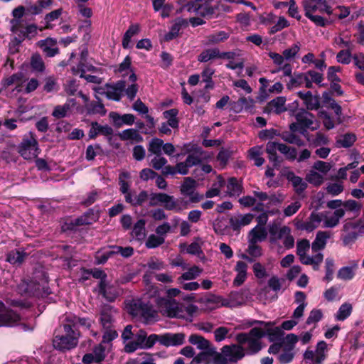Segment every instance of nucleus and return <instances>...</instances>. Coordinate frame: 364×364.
<instances>
[{"label": "nucleus", "mask_w": 364, "mask_h": 364, "mask_svg": "<svg viewBox=\"0 0 364 364\" xmlns=\"http://www.w3.org/2000/svg\"><path fill=\"white\" fill-rule=\"evenodd\" d=\"M269 242L279 253H283L285 250H289L294 246V237L289 226L273 225L269 228Z\"/></svg>", "instance_id": "obj_1"}, {"label": "nucleus", "mask_w": 364, "mask_h": 364, "mask_svg": "<svg viewBox=\"0 0 364 364\" xmlns=\"http://www.w3.org/2000/svg\"><path fill=\"white\" fill-rule=\"evenodd\" d=\"M303 7L306 17L318 26H325L327 21L321 15L316 14V13H326L328 15L333 14L331 7L326 0H304Z\"/></svg>", "instance_id": "obj_2"}, {"label": "nucleus", "mask_w": 364, "mask_h": 364, "mask_svg": "<svg viewBox=\"0 0 364 364\" xmlns=\"http://www.w3.org/2000/svg\"><path fill=\"white\" fill-rule=\"evenodd\" d=\"M265 335L264 331L259 328H253L249 333H241L236 336L238 345L245 348L247 355L257 353L262 349L261 338Z\"/></svg>", "instance_id": "obj_3"}, {"label": "nucleus", "mask_w": 364, "mask_h": 364, "mask_svg": "<svg viewBox=\"0 0 364 364\" xmlns=\"http://www.w3.org/2000/svg\"><path fill=\"white\" fill-rule=\"evenodd\" d=\"M63 333L55 335L53 345L55 349L60 350H69L75 348L78 343V334L69 324L63 326Z\"/></svg>", "instance_id": "obj_4"}, {"label": "nucleus", "mask_w": 364, "mask_h": 364, "mask_svg": "<svg viewBox=\"0 0 364 364\" xmlns=\"http://www.w3.org/2000/svg\"><path fill=\"white\" fill-rule=\"evenodd\" d=\"M11 31L16 36V40L18 43L25 38H32L38 33V27L36 24H28L22 19H13L11 21Z\"/></svg>", "instance_id": "obj_5"}, {"label": "nucleus", "mask_w": 364, "mask_h": 364, "mask_svg": "<svg viewBox=\"0 0 364 364\" xmlns=\"http://www.w3.org/2000/svg\"><path fill=\"white\" fill-rule=\"evenodd\" d=\"M219 355V364H235L245 357V348L238 344L225 346Z\"/></svg>", "instance_id": "obj_6"}, {"label": "nucleus", "mask_w": 364, "mask_h": 364, "mask_svg": "<svg viewBox=\"0 0 364 364\" xmlns=\"http://www.w3.org/2000/svg\"><path fill=\"white\" fill-rule=\"evenodd\" d=\"M160 311L165 316L171 318L183 317V304L173 299L159 297L156 301Z\"/></svg>", "instance_id": "obj_7"}, {"label": "nucleus", "mask_w": 364, "mask_h": 364, "mask_svg": "<svg viewBox=\"0 0 364 364\" xmlns=\"http://www.w3.org/2000/svg\"><path fill=\"white\" fill-rule=\"evenodd\" d=\"M298 341V336L294 333L288 334L283 340L282 350L277 356L281 364H287L292 361L295 355V345Z\"/></svg>", "instance_id": "obj_8"}, {"label": "nucleus", "mask_w": 364, "mask_h": 364, "mask_svg": "<svg viewBox=\"0 0 364 364\" xmlns=\"http://www.w3.org/2000/svg\"><path fill=\"white\" fill-rule=\"evenodd\" d=\"M19 153L25 159L36 158L40 153L38 141L32 132L25 136L19 146Z\"/></svg>", "instance_id": "obj_9"}, {"label": "nucleus", "mask_w": 364, "mask_h": 364, "mask_svg": "<svg viewBox=\"0 0 364 364\" xmlns=\"http://www.w3.org/2000/svg\"><path fill=\"white\" fill-rule=\"evenodd\" d=\"M323 220V216L321 213L313 211L306 221L298 222L296 227L298 230L311 232L320 226Z\"/></svg>", "instance_id": "obj_10"}, {"label": "nucleus", "mask_w": 364, "mask_h": 364, "mask_svg": "<svg viewBox=\"0 0 364 364\" xmlns=\"http://www.w3.org/2000/svg\"><path fill=\"white\" fill-rule=\"evenodd\" d=\"M327 346V343L325 341H319L316 345L315 350H306L304 352V359L311 360L316 364L321 363L326 358Z\"/></svg>", "instance_id": "obj_11"}, {"label": "nucleus", "mask_w": 364, "mask_h": 364, "mask_svg": "<svg viewBox=\"0 0 364 364\" xmlns=\"http://www.w3.org/2000/svg\"><path fill=\"white\" fill-rule=\"evenodd\" d=\"M183 149L186 153H190L185 161L188 166L192 167L201 162L203 151L200 147L192 144H186L183 146Z\"/></svg>", "instance_id": "obj_12"}, {"label": "nucleus", "mask_w": 364, "mask_h": 364, "mask_svg": "<svg viewBox=\"0 0 364 364\" xmlns=\"http://www.w3.org/2000/svg\"><path fill=\"white\" fill-rule=\"evenodd\" d=\"M196 186V181L191 177L185 178L183 183L181 186V194L188 196L191 203L198 202L201 198L198 193H195Z\"/></svg>", "instance_id": "obj_13"}, {"label": "nucleus", "mask_w": 364, "mask_h": 364, "mask_svg": "<svg viewBox=\"0 0 364 364\" xmlns=\"http://www.w3.org/2000/svg\"><path fill=\"white\" fill-rule=\"evenodd\" d=\"M20 320V316L4 307L0 301V326H13Z\"/></svg>", "instance_id": "obj_14"}, {"label": "nucleus", "mask_w": 364, "mask_h": 364, "mask_svg": "<svg viewBox=\"0 0 364 364\" xmlns=\"http://www.w3.org/2000/svg\"><path fill=\"white\" fill-rule=\"evenodd\" d=\"M321 213L323 216L322 227L333 228L338 225L340 220L344 216L345 210L336 209L333 213L322 212Z\"/></svg>", "instance_id": "obj_15"}, {"label": "nucleus", "mask_w": 364, "mask_h": 364, "mask_svg": "<svg viewBox=\"0 0 364 364\" xmlns=\"http://www.w3.org/2000/svg\"><path fill=\"white\" fill-rule=\"evenodd\" d=\"M106 86L105 96L107 98L114 101H119L124 95L126 82L124 80H119L114 85H107Z\"/></svg>", "instance_id": "obj_16"}, {"label": "nucleus", "mask_w": 364, "mask_h": 364, "mask_svg": "<svg viewBox=\"0 0 364 364\" xmlns=\"http://www.w3.org/2000/svg\"><path fill=\"white\" fill-rule=\"evenodd\" d=\"M247 296L245 291L240 290L237 291H232L227 297H224V306L229 308H235L244 304L246 301Z\"/></svg>", "instance_id": "obj_17"}, {"label": "nucleus", "mask_w": 364, "mask_h": 364, "mask_svg": "<svg viewBox=\"0 0 364 364\" xmlns=\"http://www.w3.org/2000/svg\"><path fill=\"white\" fill-rule=\"evenodd\" d=\"M158 335L151 334L147 336V333L144 330H139L136 334L134 339L141 347V349H149L152 348L158 341Z\"/></svg>", "instance_id": "obj_18"}, {"label": "nucleus", "mask_w": 364, "mask_h": 364, "mask_svg": "<svg viewBox=\"0 0 364 364\" xmlns=\"http://www.w3.org/2000/svg\"><path fill=\"white\" fill-rule=\"evenodd\" d=\"M296 121L301 124V127L304 128L311 129L315 130L318 128V125H314V115L304 109H299L296 111L294 114Z\"/></svg>", "instance_id": "obj_19"}, {"label": "nucleus", "mask_w": 364, "mask_h": 364, "mask_svg": "<svg viewBox=\"0 0 364 364\" xmlns=\"http://www.w3.org/2000/svg\"><path fill=\"white\" fill-rule=\"evenodd\" d=\"M254 217L252 213L237 214L230 218V225L233 230H239L241 228L250 224Z\"/></svg>", "instance_id": "obj_20"}, {"label": "nucleus", "mask_w": 364, "mask_h": 364, "mask_svg": "<svg viewBox=\"0 0 364 364\" xmlns=\"http://www.w3.org/2000/svg\"><path fill=\"white\" fill-rule=\"evenodd\" d=\"M286 98L284 97H277L276 98L272 100L270 102L267 103L266 107H264V112L267 114L275 113V114H281L286 111Z\"/></svg>", "instance_id": "obj_21"}, {"label": "nucleus", "mask_w": 364, "mask_h": 364, "mask_svg": "<svg viewBox=\"0 0 364 364\" xmlns=\"http://www.w3.org/2000/svg\"><path fill=\"white\" fill-rule=\"evenodd\" d=\"M198 358L199 360L204 364H219V353L213 346L198 353Z\"/></svg>", "instance_id": "obj_22"}, {"label": "nucleus", "mask_w": 364, "mask_h": 364, "mask_svg": "<svg viewBox=\"0 0 364 364\" xmlns=\"http://www.w3.org/2000/svg\"><path fill=\"white\" fill-rule=\"evenodd\" d=\"M131 175L128 171H122L119 176V191L124 196L125 201H132V193L129 191L130 183L128 181Z\"/></svg>", "instance_id": "obj_23"}, {"label": "nucleus", "mask_w": 364, "mask_h": 364, "mask_svg": "<svg viewBox=\"0 0 364 364\" xmlns=\"http://www.w3.org/2000/svg\"><path fill=\"white\" fill-rule=\"evenodd\" d=\"M331 237V233L328 231H318L316 235L315 240L311 244L312 251L316 252L323 250L327 244L328 239Z\"/></svg>", "instance_id": "obj_24"}, {"label": "nucleus", "mask_w": 364, "mask_h": 364, "mask_svg": "<svg viewBox=\"0 0 364 364\" xmlns=\"http://www.w3.org/2000/svg\"><path fill=\"white\" fill-rule=\"evenodd\" d=\"M116 311L109 306L105 307L100 314V321L103 328L114 327Z\"/></svg>", "instance_id": "obj_25"}, {"label": "nucleus", "mask_w": 364, "mask_h": 364, "mask_svg": "<svg viewBox=\"0 0 364 364\" xmlns=\"http://www.w3.org/2000/svg\"><path fill=\"white\" fill-rule=\"evenodd\" d=\"M297 95L304 101L307 109L314 110L318 109L320 106L319 100L317 97L312 95L311 92L299 91Z\"/></svg>", "instance_id": "obj_26"}, {"label": "nucleus", "mask_w": 364, "mask_h": 364, "mask_svg": "<svg viewBox=\"0 0 364 364\" xmlns=\"http://www.w3.org/2000/svg\"><path fill=\"white\" fill-rule=\"evenodd\" d=\"M247 264L245 262L242 261L237 262L235 267L237 274L233 280L235 286L239 287L245 282L247 276Z\"/></svg>", "instance_id": "obj_27"}, {"label": "nucleus", "mask_w": 364, "mask_h": 364, "mask_svg": "<svg viewBox=\"0 0 364 364\" xmlns=\"http://www.w3.org/2000/svg\"><path fill=\"white\" fill-rule=\"evenodd\" d=\"M267 236L265 227L256 225L248 234V242L257 243L264 241Z\"/></svg>", "instance_id": "obj_28"}, {"label": "nucleus", "mask_w": 364, "mask_h": 364, "mask_svg": "<svg viewBox=\"0 0 364 364\" xmlns=\"http://www.w3.org/2000/svg\"><path fill=\"white\" fill-rule=\"evenodd\" d=\"M39 46L42 48L47 56L53 57L58 53L56 40L48 38L38 42Z\"/></svg>", "instance_id": "obj_29"}, {"label": "nucleus", "mask_w": 364, "mask_h": 364, "mask_svg": "<svg viewBox=\"0 0 364 364\" xmlns=\"http://www.w3.org/2000/svg\"><path fill=\"white\" fill-rule=\"evenodd\" d=\"M243 191L242 181L231 177L227 183V194L230 197L239 196Z\"/></svg>", "instance_id": "obj_30"}, {"label": "nucleus", "mask_w": 364, "mask_h": 364, "mask_svg": "<svg viewBox=\"0 0 364 364\" xmlns=\"http://www.w3.org/2000/svg\"><path fill=\"white\" fill-rule=\"evenodd\" d=\"M97 100V102H90L85 105V107L87 110V113L90 115L100 114L104 116L107 113V110L105 108L101 100L95 96Z\"/></svg>", "instance_id": "obj_31"}, {"label": "nucleus", "mask_w": 364, "mask_h": 364, "mask_svg": "<svg viewBox=\"0 0 364 364\" xmlns=\"http://www.w3.org/2000/svg\"><path fill=\"white\" fill-rule=\"evenodd\" d=\"M39 290V284H36L32 281L28 282L23 280L17 286V291L21 295L34 294L38 293Z\"/></svg>", "instance_id": "obj_32"}, {"label": "nucleus", "mask_w": 364, "mask_h": 364, "mask_svg": "<svg viewBox=\"0 0 364 364\" xmlns=\"http://www.w3.org/2000/svg\"><path fill=\"white\" fill-rule=\"evenodd\" d=\"M170 196L164 193H153L149 195V205H164L167 210V204L169 202Z\"/></svg>", "instance_id": "obj_33"}, {"label": "nucleus", "mask_w": 364, "mask_h": 364, "mask_svg": "<svg viewBox=\"0 0 364 364\" xmlns=\"http://www.w3.org/2000/svg\"><path fill=\"white\" fill-rule=\"evenodd\" d=\"M189 202H191L190 200H187L183 198L176 199L173 196H170L167 210L179 213L188 208Z\"/></svg>", "instance_id": "obj_34"}, {"label": "nucleus", "mask_w": 364, "mask_h": 364, "mask_svg": "<svg viewBox=\"0 0 364 364\" xmlns=\"http://www.w3.org/2000/svg\"><path fill=\"white\" fill-rule=\"evenodd\" d=\"M287 178L290 181L296 193L301 194L307 187V184L304 180L294 174V172L289 171L287 174Z\"/></svg>", "instance_id": "obj_35"}, {"label": "nucleus", "mask_w": 364, "mask_h": 364, "mask_svg": "<svg viewBox=\"0 0 364 364\" xmlns=\"http://www.w3.org/2000/svg\"><path fill=\"white\" fill-rule=\"evenodd\" d=\"M139 317L142 318L145 323H150L157 321L158 314L151 304L146 303Z\"/></svg>", "instance_id": "obj_36"}, {"label": "nucleus", "mask_w": 364, "mask_h": 364, "mask_svg": "<svg viewBox=\"0 0 364 364\" xmlns=\"http://www.w3.org/2000/svg\"><path fill=\"white\" fill-rule=\"evenodd\" d=\"M146 303L141 299H132L126 303V309L134 317H139Z\"/></svg>", "instance_id": "obj_37"}, {"label": "nucleus", "mask_w": 364, "mask_h": 364, "mask_svg": "<svg viewBox=\"0 0 364 364\" xmlns=\"http://www.w3.org/2000/svg\"><path fill=\"white\" fill-rule=\"evenodd\" d=\"M119 138L123 141H130L132 143H138L143 141L142 136L135 129H127L119 133Z\"/></svg>", "instance_id": "obj_38"}, {"label": "nucleus", "mask_w": 364, "mask_h": 364, "mask_svg": "<svg viewBox=\"0 0 364 364\" xmlns=\"http://www.w3.org/2000/svg\"><path fill=\"white\" fill-rule=\"evenodd\" d=\"M153 9L157 12L161 10V16L164 18H168L173 9V6L169 4H165V0H153Z\"/></svg>", "instance_id": "obj_39"}, {"label": "nucleus", "mask_w": 364, "mask_h": 364, "mask_svg": "<svg viewBox=\"0 0 364 364\" xmlns=\"http://www.w3.org/2000/svg\"><path fill=\"white\" fill-rule=\"evenodd\" d=\"M99 288L100 293L108 301H113L117 295L116 289L107 284L105 280L100 281Z\"/></svg>", "instance_id": "obj_40"}, {"label": "nucleus", "mask_w": 364, "mask_h": 364, "mask_svg": "<svg viewBox=\"0 0 364 364\" xmlns=\"http://www.w3.org/2000/svg\"><path fill=\"white\" fill-rule=\"evenodd\" d=\"M203 303L205 307L208 310H213L224 306V297L217 295H210L205 298Z\"/></svg>", "instance_id": "obj_41"}, {"label": "nucleus", "mask_w": 364, "mask_h": 364, "mask_svg": "<svg viewBox=\"0 0 364 364\" xmlns=\"http://www.w3.org/2000/svg\"><path fill=\"white\" fill-rule=\"evenodd\" d=\"M110 117L112 118L114 124L117 126L122 124L132 125L134 123L135 117L132 114H124L119 115L117 113H111Z\"/></svg>", "instance_id": "obj_42"}, {"label": "nucleus", "mask_w": 364, "mask_h": 364, "mask_svg": "<svg viewBox=\"0 0 364 364\" xmlns=\"http://www.w3.org/2000/svg\"><path fill=\"white\" fill-rule=\"evenodd\" d=\"M98 218V213L93 209H90L83 215L75 220V225H82L92 224L93 222L96 221Z\"/></svg>", "instance_id": "obj_43"}, {"label": "nucleus", "mask_w": 364, "mask_h": 364, "mask_svg": "<svg viewBox=\"0 0 364 364\" xmlns=\"http://www.w3.org/2000/svg\"><path fill=\"white\" fill-rule=\"evenodd\" d=\"M21 74H14L3 81V86L5 89H6L11 85H14L15 88L12 90L16 91L18 93L22 90V85H21Z\"/></svg>", "instance_id": "obj_44"}, {"label": "nucleus", "mask_w": 364, "mask_h": 364, "mask_svg": "<svg viewBox=\"0 0 364 364\" xmlns=\"http://www.w3.org/2000/svg\"><path fill=\"white\" fill-rule=\"evenodd\" d=\"M140 31V26L139 24H132L129 26L127 31L124 34L122 38V46L124 48H129L132 38L137 34Z\"/></svg>", "instance_id": "obj_45"}, {"label": "nucleus", "mask_w": 364, "mask_h": 364, "mask_svg": "<svg viewBox=\"0 0 364 364\" xmlns=\"http://www.w3.org/2000/svg\"><path fill=\"white\" fill-rule=\"evenodd\" d=\"M146 220L144 219L139 220L133 227L132 236L138 240H142L146 237Z\"/></svg>", "instance_id": "obj_46"}, {"label": "nucleus", "mask_w": 364, "mask_h": 364, "mask_svg": "<svg viewBox=\"0 0 364 364\" xmlns=\"http://www.w3.org/2000/svg\"><path fill=\"white\" fill-rule=\"evenodd\" d=\"M188 341L191 344L196 346L200 350H205L213 347L207 339L196 334L190 336Z\"/></svg>", "instance_id": "obj_47"}, {"label": "nucleus", "mask_w": 364, "mask_h": 364, "mask_svg": "<svg viewBox=\"0 0 364 364\" xmlns=\"http://www.w3.org/2000/svg\"><path fill=\"white\" fill-rule=\"evenodd\" d=\"M26 257V253L23 250H12L7 255L6 261L12 264H20Z\"/></svg>", "instance_id": "obj_48"}, {"label": "nucleus", "mask_w": 364, "mask_h": 364, "mask_svg": "<svg viewBox=\"0 0 364 364\" xmlns=\"http://www.w3.org/2000/svg\"><path fill=\"white\" fill-rule=\"evenodd\" d=\"M216 58H219V49L216 48L204 50L198 56V60L201 63H206Z\"/></svg>", "instance_id": "obj_49"}, {"label": "nucleus", "mask_w": 364, "mask_h": 364, "mask_svg": "<svg viewBox=\"0 0 364 364\" xmlns=\"http://www.w3.org/2000/svg\"><path fill=\"white\" fill-rule=\"evenodd\" d=\"M213 0H205L203 1H200V15L202 16H212L216 12L215 6H212L211 3Z\"/></svg>", "instance_id": "obj_50"}, {"label": "nucleus", "mask_w": 364, "mask_h": 364, "mask_svg": "<svg viewBox=\"0 0 364 364\" xmlns=\"http://www.w3.org/2000/svg\"><path fill=\"white\" fill-rule=\"evenodd\" d=\"M225 185V181L221 176H217V181L213 184L211 188H210L205 193L207 198H213L217 196L220 193V189Z\"/></svg>", "instance_id": "obj_51"}, {"label": "nucleus", "mask_w": 364, "mask_h": 364, "mask_svg": "<svg viewBox=\"0 0 364 364\" xmlns=\"http://www.w3.org/2000/svg\"><path fill=\"white\" fill-rule=\"evenodd\" d=\"M352 305L348 303H344L338 309L337 313L335 314V319L336 321H344L348 317L350 316V315L352 313Z\"/></svg>", "instance_id": "obj_52"}, {"label": "nucleus", "mask_w": 364, "mask_h": 364, "mask_svg": "<svg viewBox=\"0 0 364 364\" xmlns=\"http://www.w3.org/2000/svg\"><path fill=\"white\" fill-rule=\"evenodd\" d=\"M202 272V269L198 266H193L191 267L187 272L182 274V275L178 278V283H183L185 280H193L198 277Z\"/></svg>", "instance_id": "obj_53"}, {"label": "nucleus", "mask_w": 364, "mask_h": 364, "mask_svg": "<svg viewBox=\"0 0 364 364\" xmlns=\"http://www.w3.org/2000/svg\"><path fill=\"white\" fill-rule=\"evenodd\" d=\"M356 140L355 134L351 133L345 134L337 139L336 144L339 147L348 148L351 146Z\"/></svg>", "instance_id": "obj_54"}, {"label": "nucleus", "mask_w": 364, "mask_h": 364, "mask_svg": "<svg viewBox=\"0 0 364 364\" xmlns=\"http://www.w3.org/2000/svg\"><path fill=\"white\" fill-rule=\"evenodd\" d=\"M279 151L289 161H294L296 159L297 151L294 147L282 144L279 147Z\"/></svg>", "instance_id": "obj_55"}, {"label": "nucleus", "mask_w": 364, "mask_h": 364, "mask_svg": "<svg viewBox=\"0 0 364 364\" xmlns=\"http://www.w3.org/2000/svg\"><path fill=\"white\" fill-rule=\"evenodd\" d=\"M215 73V70L211 68H205L201 73L203 81L206 83L205 89H212L214 87V82L212 80V77Z\"/></svg>", "instance_id": "obj_56"}, {"label": "nucleus", "mask_w": 364, "mask_h": 364, "mask_svg": "<svg viewBox=\"0 0 364 364\" xmlns=\"http://www.w3.org/2000/svg\"><path fill=\"white\" fill-rule=\"evenodd\" d=\"M282 139L287 143L295 144L298 146H303L305 144L304 141L300 139L299 136L292 132L283 133L282 135Z\"/></svg>", "instance_id": "obj_57"}, {"label": "nucleus", "mask_w": 364, "mask_h": 364, "mask_svg": "<svg viewBox=\"0 0 364 364\" xmlns=\"http://www.w3.org/2000/svg\"><path fill=\"white\" fill-rule=\"evenodd\" d=\"M306 180L309 183L318 186L323 183L324 177L323 174L316 172L315 170H311L306 174Z\"/></svg>", "instance_id": "obj_58"}, {"label": "nucleus", "mask_w": 364, "mask_h": 364, "mask_svg": "<svg viewBox=\"0 0 364 364\" xmlns=\"http://www.w3.org/2000/svg\"><path fill=\"white\" fill-rule=\"evenodd\" d=\"M254 196L255 198H257L261 202L265 201V200H270L271 202L274 203H281L283 200V198L279 199L278 197L276 196V195L273 194L271 196H269L267 193L262 192V191H255L253 192Z\"/></svg>", "instance_id": "obj_59"}, {"label": "nucleus", "mask_w": 364, "mask_h": 364, "mask_svg": "<svg viewBox=\"0 0 364 364\" xmlns=\"http://www.w3.org/2000/svg\"><path fill=\"white\" fill-rule=\"evenodd\" d=\"M164 237L151 234L146 241V247L149 249L156 248L164 242Z\"/></svg>", "instance_id": "obj_60"}, {"label": "nucleus", "mask_w": 364, "mask_h": 364, "mask_svg": "<svg viewBox=\"0 0 364 364\" xmlns=\"http://www.w3.org/2000/svg\"><path fill=\"white\" fill-rule=\"evenodd\" d=\"M163 142L162 139L158 138L152 139L149 142V151L156 155H161Z\"/></svg>", "instance_id": "obj_61"}, {"label": "nucleus", "mask_w": 364, "mask_h": 364, "mask_svg": "<svg viewBox=\"0 0 364 364\" xmlns=\"http://www.w3.org/2000/svg\"><path fill=\"white\" fill-rule=\"evenodd\" d=\"M31 68L38 72H43L45 69V65L43 59L38 54H33L31 59Z\"/></svg>", "instance_id": "obj_62"}, {"label": "nucleus", "mask_w": 364, "mask_h": 364, "mask_svg": "<svg viewBox=\"0 0 364 364\" xmlns=\"http://www.w3.org/2000/svg\"><path fill=\"white\" fill-rule=\"evenodd\" d=\"M114 254V249L105 251H98L95 255L96 262L99 264L105 263L107 259Z\"/></svg>", "instance_id": "obj_63"}, {"label": "nucleus", "mask_w": 364, "mask_h": 364, "mask_svg": "<svg viewBox=\"0 0 364 364\" xmlns=\"http://www.w3.org/2000/svg\"><path fill=\"white\" fill-rule=\"evenodd\" d=\"M355 272L352 267H343L338 272V277L343 280H350L353 278Z\"/></svg>", "instance_id": "obj_64"}]
</instances>
